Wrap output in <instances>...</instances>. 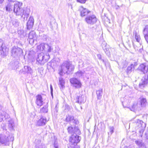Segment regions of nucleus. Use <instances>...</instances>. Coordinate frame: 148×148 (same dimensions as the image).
I'll return each mask as SVG.
<instances>
[{"instance_id":"nucleus-1","label":"nucleus","mask_w":148,"mask_h":148,"mask_svg":"<svg viewBox=\"0 0 148 148\" xmlns=\"http://www.w3.org/2000/svg\"><path fill=\"white\" fill-rule=\"evenodd\" d=\"M14 3L8 1L5 7L7 11L11 12L13 11L16 15L21 16L22 17H27L29 14V9L22 7L23 3L21 2L17 1Z\"/></svg>"},{"instance_id":"nucleus-2","label":"nucleus","mask_w":148,"mask_h":148,"mask_svg":"<svg viewBox=\"0 0 148 148\" xmlns=\"http://www.w3.org/2000/svg\"><path fill=\"white\" fill-rule=\"evenodd\" d=\"M74 68L71 62L65 61L61 65L60 68L59 70V74L60 76L65 74H69L74 70Z\"/></svg>"},{"instance_id":"nucleus-3","label":"nucleus","mask_w":148,"mask_h":148,"mask_svg":"<svg viewBox=\"0 0 148 148\" xmlns=\"http://www.w3.org/2000/svg\"><path fill=\"white\" fill-rule=\"evenodd\" d=\"M74 132L75 133L73 134L70 137L69 142L70 144L73 145L74 146L80 142L81 138V137L77 135V134H79L80 133V130L78 128H75V131Z\"/></svg>"},{"instance_id":"nucleus-4","label":"nucleus","mask_w":148,"mask_h":148,"mask_svg":"<svg viewBox=\"0 0 148 148\" xmlns=\"http://www.w3.org/2000/svg\"><path fill=\"white\" fill-rule=\"evenodd\" d=\"M49 58V54L45 55L43 53H41L38 55L36 59L37 64L38 65H43Z\"/></svg>"},{"instance_id":"nucleus-5","label":"nucleus","mask_w":148,"mask_h":148,"mask_svg":"<svg viewBox=\"0 0 148 148\" xmlns=\"http://www.w3.org/2000/svg\"><path fill=\"white\" fill-rule=\"evenodd\" d=\"M122 103L123 106L124 108H129L131 111H135L136 110H140L141 109L140 107V104L137 101L134 102L133 104L129 107H128V106L125 104V101L123 102Z\"/></svg>"},{"instance_id":"nucleus-6","label":"nucleus","mask_w":148,"mask_h":148,"mask_svg":"<svg viewBox=\"0 0 148 148\" xmlns=\"http://www.w3.org/2000/svg\"><path fill=\"white\" fill-rule=\"evenodd\" d=\"M137 124L139 128L138 135L139 136L142 137L146 127V124L142 121L138 119L137 121Z\"/></svg>"},{"instance_id":"nucleus-7","label":"nucleus","mask_w":148,"mask_h":148,"mask_svg":"<svg viewBox=\"0 0 148 148\" xmlns=\"http://www.w3.org/2000/svg\"><path fill=\"white\" fill-rule=\"evenodd\" d=\"M11 52V56L15 58L18 57L23 53V51L21 49L15 47H12Z\"/></svg>"},{"instance_id":"nucleus-8","label":"nucleus","mask_w":148,"mask_h":148,"mask_svg":"<svg viewBox=\"0 0 148 148\" xmlns=\"http://www.w3.org/2000/svg\"><path fill=\"white\" fill-rule=\"evenodd\" d=\"M86 23L90 25L95 24L97 21V18L94 15H92L87 16L85 19Z\"/></svg>"},{"instance_id":"nucleus-9","label":"nucleus","mask_w":148,"mask_h":148,"mask_svg":"<svg viewBox=\"0 0 148 148\" xmlns=\"http://www.w3.org/2000/svg\"><path fill=\"white\" fill-rule=\"evenodd\" d=\"M70 82L75 88H79L81 86L82 84L80 81L75 78H71L70 79Z\"/></svg>"},{"instance_id":"nucleus-10","label":"nucleus","mask_w":148,"mask_h":148,"mask_svg":"<svg viewBox=\"0 0 148 148\" xmlns=\"http://www.w3.org/2000/svg\"><path fill=\"white\" fill-rule=\"evenodd\" d=\"M23 74H30L32 75L33 73V71L32 69L29 66H25L21 70Z\"/></svg>"},{"instance_id":"nucleus-11","label":"nucleus","mask_w":148,"mask_h":148,"mask_svg":"<svg viewBox=\"0 0 148 148\" xmlns=\"http://www.w3.org/2000/svg\"><path fill=\"white\" fill-rule=\"evenodd\" d=\"M47 119L44 116H41L40 119L37 121L36 125L38 126H42L45 125L46 124Z\"/></svg>"},{"instance_id":"nucleus-12","label":"nucleus","mask_w":148,"mask_h":148,"mask_svg":"<svg viewBox=\"0 0 148 148\" xmlns=\"http://www.w3.org/2000/svg\"><path fill=\"white\" fill-rule=\"evenodd\" d=\"M138 69L144 73H146L148 71V65L145 63L142 64L140 65Z\"/></svg>"},{"instance_id":"nucleus-13","label":"nucleus","mask_w":148,"mask_h":148,"mask_svg":"<svg viewBox=\"0 0 148 148\" xmlns=\"http://www.w3.org/2000/svg\"><path fill=\"white\" fill-rule=\"evenodd\" d=\"M148 83V74L145 75L142 79L141 82L139 84V85L141 88L144 87Z\"/></svg>"},{"instance_id":"nucleus-14","label":"nucleus","mask_w":148,"mask_h":148,"mask_svg":"<svg viewBox=\"0 0 148 148\" xmlns=\"http://www.w3.org/2000/svg\"><path fill=\"white\" fill-rule=\"evenodd\" d=\"M79 11L80 12V15L82 17L84 16L87 15L90 12L87 9L83 8V7H80L79 9Z\"/></svg>"},{"instance_id":"nucleus-15","label":"nucleus","mask_w":148,"mask_h":148,"mask_svg":"<svg viewBox=\"0 0 148 148\" xmlns=\"http://www.w3.org/2000/svg\"><path fill=\"white\" fill-rule=\"evenodd\" d=\"M36 103L38 106H41L43 104L42 96L41 95H38L36 96Z\"/></svg>"},{"instance_id":"nucleus-16","label":"nucleus","mask_w":148,"mask_h":148,"mask_svg":"<svg viewBox=\"0 0 148 148\" xmlns=\"http://www.w3.org/2000/svg\"><path fill=\"white\" fill-rule=\"evenodd\" d=\"M77 102L79 103H84L86 100V97L83 95H80L77 97Z\"/></svg>"},{"instance_id":"nucleus-17","label":"nucleus","mask_w":148,"mask_h":148,"mask_svg":"<svg viewBox=\"0 0 148 148\" xmlns=\"http://www.w3.org/2000/svg\"><path fill=\"white\" fill-rule=\"evenodd\" d=\"M101 46L106 53L107 54H109L110 52L109 46L107 44L105 41H104L102 42L101 44Z\"/></svg>"},{"instance_id":"nucleus-18","label":"nucleus","mask_w":148,"mask_h":148,"mask_svg":"<svg viewBox=\"0 0 148 148\" xmlns=\"http://www.w3.org/2000/svg\"><path fill=\"white\" fill-rule=\"evenodd\" d=\"M8 50L9 49L6 48L4 44L0 47V51H1V53L5 56L8 54Z\"/></svg>"},{"instance_id":"nucleus-19","label":"nucleus","mask_w":148,"mask_h":148,"mask_svg":"<svg viewBox=\"0 0 148 148\" xmlns=\"http://www.w3.org/2000/svg\"><path fill=\"white\" fill-rule=\"evenodd\" d=\"M34 23V19L32 17L30 16L27 23V27L28 29H30L33 26Z\"/></svg>"},{"instance_id":"nucleus-20","label":"nucleus","mask_w":148,"mask_h":148,"mask_svg":"<svg viewBox=\"0 0 148 148\" xmlns=\"http://www.w3.org/2000/svg\"><path fill=\"white\" fill-rule=\"evenodd\" d=\"M147 102L146 98L142 97L140 99L139 104L140 105V107L141 108L145 107Z\"/></svg>"},{"instance_id":"nucleus-21","label":"nucleus","mask_w":148,"mask_h":148,"mask_svg":"<svg viewBox=\"0 0 148 148\" xmlns=\"http://www.w3.org/2000/svg\"><path fill=\"white\" fill-rule=\"evenodd\" d=\"M8 136H6L4 135H0V143L2 144L5 143L9 141Z\"/></svg>"},{"instance_id":"nucleus-22","label":"nucleus","mask_w":148,"mask_h":148,"mask_svg":"<svg viewBox=\"0 0 148 148\" xmlns=\"http://www.w3.org/2000/svg\"><path fill=\"white\" fill-rule=\"evenodd\" d=\"M137 65V62H135L134 63L130 65L127 67V73H130L132 71V69L134 68V67Z\"/></svg>"},{"instance_id":"nucleus-23","label":"nucleus","mask_w":148,"mask_h":148,"mask_svg":"<svg viewBox=\"0 0 148 148\" xmlns=\"http://www.w3.org/2000/svg\"><path fill=\"white\" fill-rule=\"evenodd\" d=\"M10 116L8 114L6 113H5L4 112H2L0 113V122L2 121L4 118L5 119H7Z\"/></svg>"},{"instance_id":"nucleus-24","label":"nucleus","mask_w":148,"mask_h":148,"mask_svg":"<svg viewBox=\"0 0 148 148\" xmlns=\"http://www.w3.org/2000/svg\"><path fill=\"white\" fill-rule=\"evenodd\" d=\"M143 33L144 34L145 38L148 44V27H146L144 29Z\"/></svg>"},{"instance_id":"nucleus-25","label":"nucleus","mask_w":148,"mask_h":148,"mask_svg":"<svg viewBox=\"0 0 148 148\" xmlns=\"http://www.w3.org/2000/svg\"><path fill=\"white\" fill-rule=\"evenodd\" d=\"M14 126V124L13 120L10 119L8 120V128L10 130H13Z\"/></svg>"},{"instance_id":"nucleus-26","label":"nucleus","mask_w":148,"mask_h":148,"mask_svg":"<svg viewBox=\"0 0 148 148\" xmlns=\"http://www.w3.org/2000/svg\"><path fill=\"white\" fill-rule=\"evenodd\" d=\"M103 92V89L102 88L96 91L97 98L98 99H100L101 98Z\"/></svg>"},{"instance_id":"nucleus-27","label":"nucleus","mask_w":148,"mask_h":148,"mask_svg":"<svg viewBox=\"0 0 148 148\" xmlns=\"http://www.w3.org/2000/svg\"><path fill=\"white\" fill-rule=\"evenodd\" d=\"M133 36H135L136 40L138 42H139L140 40V36L138 35L136 31L134 30L133 32Z\"/></svg>"},{"instance_id":"nucleus-28","label":"nucleus","mask_w":148,"mask_h":148,"mask_svg":"<svg viewBox=\"0 0 148 148\" xmlns=\"http://www.w3.org/2000/svg\"><path fill=\"white\" fill-rule=\"evenodd\" d=\"M18 61L14 62V63L11 62L10 64V65L12 66V69H17L18 67Z\"/></svg>"},{"instance_id":"nucleus-29","label":"nucleus","mask_w":148,"mask_h":148,"mask_svg":"<svg viewBox=\"0 0 148 148\" xmlns=\"http://www.w3.org/2000/svg\"><path fill=\"white\" fill-rule=\"evenodd\" d=\"M135 143L139 147H142L144 146V144L142 140H138L135 141Z\"/></svg>"},{"instance_id":"nucleus-30","label":"nucleus","mask_w":148,"mask_h":148,"mask_svg":"<svg viewBox=\"0 0 148 148\" xmlns=\"http://www.w3.org/2000/svg\"><path fill=\"white\" fill-rule=\"evenodd\" d=\"M75 128H77V127H75L74 129H73V127H68L67 130L68 132L70 134H74L75 133L74 132L75 131Z\"/></svg>"},{"instance_id":"nucleus-31","label":"nucleus","mask_w":148,"mask_h":148,"mask_svg":"<svg viewBox=\"0 0 148 148\" xmlns=\"http://www.w3.org/2000/svg\"><path fill=\"white\" fill-rule=\"evenodd\" d=\"M35 36L36 35L35 32L32 31L29 33L28 39H29V40L30 39H34Z\"/></svg>"},{"instance_id":"nucleus-32","label":"nucleus","mask_w":148,"mask_h":148,"mask_svg":"<svg viewBox=\"0 0 148 148\" xmlns=\"http://www.w3.org/2000/svg\"><path fill=\"white\" fill-rule=\"evenodd\" d=\"M84 72V71H79L75 73V76L77 77H79L83 75Z\"/></svg>"},{"instance_id":"nucleus-33","label":"nucleus","mask_w":148,"mask_h":148,"mask_svg":"<svg viewBox=\"0 0 148 148\" xmlns=\"http://www.w3.org/2000/svg\"><path fill=\"white\" fill-rule=\"evenodd\" d=\"M78 123V121L77 120L74 119V117H73V119H71L70 121V124L72 126H74L75 125Z\"/></svg>"},{"instance_id":"nucleus-34","label":"nucleus","mask_w":148,"mask_h":148,"mask_svg":"<svg viewBox=\"0 0 148 148\" xmlns=\"http://www.w3.org/2000/svg\"><path fill=\"white\" fill-rule=\"evenodd\" d=\"M59 83L60 85L62 88L64 87L65 82L63 78L60 77L59 78Z\"/></svg>"},{"instance_id":"nucleus-35","label":"nucleus","mask_w":148,"mask_h":148,"mask_svg":"<svg viewBox=\"0 0 148 148\" xmlns=\"http://www.w3.org/2000/svg\"><path fill=\"white\" fill-rule=\"evenodd\" d=\"M45 46L43 44H41L37 47V49L40 51H42L44 49Z\"/></svg>"},{"instance_id":"nucleus-36","label":"nucleus","mask_w":148,"mask_h":148,"mask_svg":"<svg viewBox=\"0 0 148 148\" xmlns=\"http://www.w3.org/2000/svg\"><path fill=\"white\" fill-rule=\"evenodd\" d=\"M40 112L42 113H47L48 112V109L46 106H44L40 110Z\"/></svg>"},{"instance_id":"nucleus-37","label":"nucleus","mask_w":148,"mask_h":148,"mask_svg":"<svg viewBox=\"0 0 148 148\" xmlns=\"http://www.w3.org/2000/svg\"><path fill=\"white\" fill-rule=\"evenodd\" d=\"M73 116H71L68 115V116H66V121L70 122L71 120L73 119Z\"/></svg>"},{"instance_id":"nucleus-38","label":"nucleus","mask_w":148,"mask_h":148,"mask_svg":"<svg viewBox=\"0 0 148 148\" xmlns=\"http://www.w3.org/2000/svg\"><path fill=\"white\" fill-rule=\"evenodd\" d=\"M109 129L111 134H112L114 132V127L113 126H110L109 127Z\"/></svg>"},{"instance_id":"nucleus-39","label":"nucleus","mask_w":148,"mask_h":148,"mask_svg":"<svg viewBox=\"0 0 148 148\" xmlns=\"http://www.w3.org/2000/svg\"><path fill=\"white\" fill-rule=\"evenodd\" d=\"M27 40L29 41V43L31 45L33 44L34 41V39H27Z\"/></svg>"},{"instance_id":"nucleus-40","label":"nucleus","mask_w":148,"mask_h":148,"mask_svg":"<svg viewBox=\"0 0 148 148\" xmlns=\"http://www.w3.org/2000/svg\"><path fill=\"white\" fill-rule=\"evenodd\" d=\"M50 90H51V96L52 97H53V87L52 86V85L51 84H50Z\"/></svg>"},{"instance_id":"nucleus-41","label":"nucleus","mask_w":148,"mask_h":148,"mask_svg":"<svg viewBox=\"0 0 148 148\" xmlns=\"http://www.w3.org/2000/svg\"><path fill=\"white\" fill-rule=\"evenodd\" d=\"M77 1L81 3H84L86 0H77Z\"/></svg>"},{"instance_id":"nucleus-42","label":"nucleus","mask_w":148,"mask_h":148,"mask_svg":"<svg viewBox=\"0 0 148 148\" xmlns=\"http://www.w3.org/2000/svg\"><path fill=\"white\" fill-rule=\"evenodd\" d=\"M36 148H45L44 146H43L42 144H41L39 145H36Z\"/></svg>"},{"instance_id":"nucleus-43","label":"nucleus","mask_w":148,"mask_h":148,"mask_svg":"<svg viewBox=\"0 0 148 148\" xmlns=\"http://www.w3.org/2000/svg\"><path fill=\"white\" fill-rule=\"evenodd\" d=\"M1 127L3 130H6L5 125L4 123H3L1 125Z\"/></svg>"},{"instance_id":"nucleus-44","label":"nucleus","mask_w":148,"mask_h":148,"mask_svg":"<svg viewBox=\"0 0 148 148\" xmlns=\"http://www.w3.org/2000/svg\"><path fill=\"white\" fill-rule=\"evenodd\" d=\"M45 45L47 46L48 48V51L49 52H50L51 51L50 47L48 45V44H45Z\"/></svg>"},{"instance_id":"nucleus-45","label":"nucleus","mask_w":148,"mask_h":148,"mask_svg":"<svg viewBox=\"0 0 148 148\" xmlns=\"http://www.w3.org/2000/svg\"><path fill=\"white\" fill-rule=\"evenodd\" d=\"M98 58L100 59H101V55L100 54H98L97 55Z\"/></svg>"},{"instance_id":"nucleus-46","label":"nucleus","mask_w":148,"mask_h":148,"mask_svg":"<svg viewBox=\"0 0 148 148\" xmlns=\"http://www.w3.org/2000/svg\"><path fill=\"white\" fill-rule=\"evenodd\" d=\"M4 43L2 41H0V47H1Z\"/></svg>"},{"instance_id":"nucleus-47","label":"nucleus","mask_w":148,"mask_h":148,"mask_svg":"<svg viewBox=\"0 0 148 148\" xmlns=\"http://www.w3.org/2000/svg\"><path fill=\"white\" fill-rule=\"evenodd\" d=\"M8 1L14 3L15 1H16V0H8Z\"/></svg>"},{"instance_id":"nucleus-48","label":"nucleus","mask_w":148,"mask_h":148,"mask_svg":"<svg viewBox=\"0 0 148 148\" xmlns=\"http://www.w3.org/2000/svg\"><path fill=\"white\" fill-rule=\"evenodd\" d=\"M4 0H0V5L2 4Z\"/></svg>"},{"instance_id":"nucleus-49","label":"nucleus","mask_w":148,"mask_h":148,"mask_svg":"<svg viewBox=\"0 0 148 148\" xmlns=\"http://www.w3.org/2000/svg\"><path fill=\"white\" fill-rule=\"evenodd\" d=\"M54 147L55 148H58V146L56 144H55Z\"/></svg>"},{"instance_id":"nucleus-50","label":"nucleus","mask_w":148,"mask_h":148,"mask_svg":"<svg viewBox=\"0 0 148 148\" xmlns=\"http://www.w3.org/2000/svg\"><path fill=\"white\" fill-rule=\"evenodd\" d=\"M103 62H104V60H103Z\"/></svg>"}]
</instances>
